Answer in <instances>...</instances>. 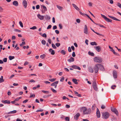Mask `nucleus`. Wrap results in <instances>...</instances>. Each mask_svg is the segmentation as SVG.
Returning <instances> with one entry per match:
<instances>
[{
  "instance_id": "f257e3e1",
  "label": "nucleus",
  "mask_w": 121,
  "mask_h": 121,
  "mask_svg": "<svg viewBox=\"0 0 121 121\" xmlns=\"http://www.w3.org/2000/svg\"><path fill=\"white\" fill-rule=\"evenodd\" d=\"M82 110L83 111V114H87L90 113L91 112V108H89L87 109V108L85 107H83L81 108Z\"/></svg>"
},
{
  "instance_id": "f03ea898",
  "label": "nucleus",
  "mask_w": 121,
  "mask_h": 121,
  "mask_svg": "<svg viewBox=\"0 0 121 121\" xmlns=\"http://www.w3.org/2000/svg\"><path fill=\"white\" fill-rule=\"evenodd\" d=\"M103 118L104 119H107L109 117L110 114L107 112H103L102 113Z\"/></svg>"
},
{
  "instance_id": "7ed1b4c3",
  "label": "nucleus",
  "mask_w": 121,
  "mask_h": 121,
  "mask_svg": "<svg viewBox=\"0 0 121 121\" xmlns=\"http://www.w3.org/2000/svg\"><path fill=\"white\" fill-rule=\"evenodd\" d=\"M93 60L95 62L98 63H101L103 61L102 59L99 57H95L94 58Z\"/></svg>"
},
{
  "instance_id": "20e7f679",
  "label": "nucleus",
  "mask_w": 121,
  "mask_h": 121,
  "mask_svg": "<svg viewBox=\"0 0 121 121\" xmlns=\"http://www.w3.org/2000/svg\"><path fill=\"white\" fill-rule=\"evenodd\" d=\"M101 15L107 22H112V20L111 19L108 18L102 14H101Z\"/></svg>"
},
{
  "instance_id": "39448f33",
  "label": "nucleus",
  "mask_w": 121,
  "mask_h": 121,
  "mask_svg": "<svg viewBox=\"0 0 121 121\" xmlns=\"http://www.w3.org/2000/svg\"><path fill=\"white\" fill-rule=\"evenodd\" d=\"M111 109V111L115 113L117 116L118 115V112L116 108H112Z\"/></svg>"
},
{
  "instance_id": "423d86ee",
  "label": "nucleus",
  "mask_w": 121,
  "mask_h": 121,
  "mask_svg": "<svg viewBox=\"0 0 121 121\" xmlns=\"http://www.w3.org/2000/svg\"><path fill=\"white\" fill-rule=\"evenodd\" d=\"M92 85L94 89L96 91H98V89L97 87L96 83L94 82L92 83Z\"/></svg>"
},
{
  "instance_id": "0eeeda50",
  "label": "nucleus",
  "mask_w": 121,
  "mask_h": 121,
  "mask_svg": "<svg viewBox=\"0 0 121 121\" xmlns=\"http://www.w3.org/2000/svg\"><path fill=\"white\" fill-rule=\"evenodd\" d=\"M94 69L95 73H96L98 72L99 68L98 66L97 65V64L95 65V66L94 67Z\"/></svg>"
},
{
  "instance_id": "6e6552de",
  "label": "nucleus",
  "mask_w": 121,
  "mask_h": 121,
  "mask_svg": "<svg viewBox=\"0 0 121 121\" xmlns=\"http://www.w3.org/2000/svg\"><path fill=\"white\" fill-rule=\"evenodd\" d=\"M94 48L98 52H99L101 51V49L99 46H95Z\"/></svg>"
},
{
  "instance_id": "1a4fd4ad",
  "label": "nucleus",
  "mask_w": 121,
  "mask_h": 121,
  "mask_svg": "<svg viewBox=\"0 0 121 121\" xmlns=\"http://www.w3.org/2000/svg\"><path fill=\"white\" fill-rule=\"evenodd\" d=\"M109 49H111V51L113 52V53L115 55H117V56L119 55L118 54L115 52V51L110 46H109Z\"/></svg>"
},
{
  "instance_id": "9d476101",
  "label": "nucleus",
  "mask_w": 121,
  "mask_h": 121,
  "mask_svg": "<svg viewBox=\"0 0 121 121\" xmlns=\"http://www.w3.org/2000/svg\"><path fill=\"white\" fill-rule=\"evenodd\" d=\"M84 33L86 34H88L87 27L86 25H85V26L84 30Z\"/></svg>"
},
{
  "instance_id": "9b49d317",
  "label": "nucleus",
  "mask_w": 121,
  "mask_h": 121,
  "mask_svg": "<svg viewBox=\"0 0 121 121\" xmlns=\"http://www.w3.org/2000/svg\"><path fill=\"white\" fill-rule=\"evenodd\" d=\"M96 114L97 117L98 118H100V114L99 110L98 108L97 109Z\"/></svg>"
},
{
  "instance_id": "f8f14e48",
  "label": "nucleus",
  "mask_w": 121,
  "mask_h": 121,
  "mask_svg": "<svg viewBox=\"0 0 121 121\" xmlns=\"http://www.w3.org/2000/svg\"><path fill=\"white\" fill-rule=\"evenodd\" d=\"M27 4V2L26 0H24L23 1L22 4L25 8H26Z\"/></svg>"
},
{
  "instance_id": "ddd939ff",
  "label": "nucleus",
  "mask_w": 121,
  "mask_h": 121,
  "mask_svg": "<svg viewBox=\"0 0 121 121\" xmlns=\"http://www.w3.org/2000/svg\"><path fill=\"white\" fill-rule=\"evenodd\" d=\"M1 102L2 103L4 104H9L10 103V101L9 100H6L5 101L2 100Z\"/></svg>"
},
{
  "instance_id": "4468645a",
  "label": "nucleus",
  "mask_w": 121,
  "mask_h": 121,
  "mask_svg": "<svg viewBox=\"0 0 121 121\" xmlns=\"http://www.w3.org/2000/svg\"><path fill=\"white\" fill-rule=\"evenodd\" d=\"M38 17L41 20H43L44 18V16L40 15V14H38L37 15Z\"/></svg>"
},
{
  "instance_id": "2eb2a0df",
  "label": "nucleus",
  "mask_w": 121,
  "mask_h": 121,
  "mask_svg": "<svg viewBox=\"0 0 121 121\" xmlns=\"http://www.w3.org/2000/svg\"><path fill=\"white\" fill-rule=\"evenodd\" d=\"M100 70H103L104 69V68L103 66L101 64H97Z\"/></svg>"
},
{
  "instance_id": "dca6fc26",
  "label": "nucleus",
  "mask_w": 121,
  "mask_h": 121,
  "mask_svg": "<svg viewBox=\"0 0 121 121\" xmlns=\"http://www.w3.org/2000/svg\"><path fill=\"white\" fill-rule=\"evenodd\" d=\"M108 16L110 18H111L112 19H113V20H115L116 21H121L120 20L117 19V18H116V17H114L110 16L109 15H108Z\"/></svg>"
},
{
  "instance_id": "f3484780",
  "label": "nucleus",
  "mask_w": 121,
  "mask_h": 121,
  "mask_svg": "<svg viewBox=\"0 0 121 121\" xmlns=\"http://www.w3.org/2000/svg\"><path fill=\"white\" fill-rule=\"evenodd\" d=\"M80 115L79 113H78L76 114L74 116V119L76 120L78 119V118L80 116Z\"/></svg>"
},
{
  "instance_id": "a211bd4d",
  "label": "nucleus",
  "mask_w": 121,
  "mask_h": 121,
  "mask_svg": "<svg viewBox=\"0 0 121 121\" xmlns=\"http://www.w3.org/2000/svg\"><path fill=\"white\" fill-rule=\"evenodd\" d=\"M72 67L74 69H78L79 70H80L81 69V68L79 67L76 65H73L72 66Z\"/></svg>"
},
{
  "instance_id": "6ab92c4d",
  "label": "nucleus",
  "mask_w": 121,
  "mask_h": 121,
  "mask_svg": "<svg viewBox=\"0 0 121 121\" xmlns=\"http://www.w3.org/2000/svg\"><path fill=\"white\" fill-rule=\"evenodd\" d=\"M13 4L15 6H17L18 4V2L16 1H14L13 2Z\"/></svg>"
},
{
  "instance_id": "aec40b11",
  "label": "nucleus",
  "mask_w": 121,
  "mask_h": 121,
  "mask_svg": "<svg viewBox=\"0 0 121 121\" xmlns=\"http://www.w3.org/2000/svg\"><path fill=\"white\" fill-rule=\"evenodd\" d=\"M113 74L114 78H116L117 76L116 72L115 71H113Z\"/></svg>"
},
{
  "instance_id": "412c9836",
  "label": "nucleus",
  "mask_w": 121,
  "mask_h": 121,
  "mask_svg": "<svg viewBox=\"0 0 121 121\" xmlns=\"http://www.w3.org/2000/svg\"><path fill=\"white\" fill-rule=\"evenodd\" d=\"M74 61V59L73 58L71 57L68 60V61L70 63L71 62Z\"/></svg>"
},
{
  "instance_id": "4be33fe9",
  "label": "nucleus",
  "mask_w": 121,
  "mask_h": 121,
  "mask_svg": "<svg viewBox=\"0 0 121 121\" xmlns=\"http://www.w3.org/2000/svg\"><path fill=\"white\" fill-rule=\"evenodd\" d=\"M49 51L50 52H51V54L53 55L55 54V52L51 48L49 50Z\"/></svg>"
},
{
  "instance_id": "5701e85b",
  "label": "nucleus",
  "mask_w": 121,
  "mask_h": 121,
  "mask_svg": "<svg viewBox=\"0 0 121 121\" xmlns=\"http://www.w3.org/2000/svg\"><path fill=\"white\" fill-rule=\"evenodd\" d=\"M72 5L77 10H79V8L75 4H72Z\"/></svg>"
},
{
  "instance_id": "b1692460",
  "label": "nucleus",
  "mask_w": 121,
  "mask_h": 121,
  "mask_svg": "<svg viewBox=\"0 0 121 121\" xmlns=\"http://www.w3.org/2000/svg\"><path fill=\"white\" fill-rule=\"evenodd\" d=\"M58 83V81H56L54 82L51 84V86H54L56 84H57Z\"/></svg>"
},
{
  "instance_id": "393cba45",
  "label": "nucleus",
  "mask_w": 121,
  "mask_h": 121,
  "mask_svg": "<svg viewBox=\"0 0 121 121\" xmlns=\"http://www.w3.org/2000/svg\"><path fill=\"white\" fill-rule=\"evenodd\" d=\"M41 8H43L44 10V11H47V9L46 7L44 5H41Z\"/></svg>"
},
{
  "instance_id": "a878e982",
  "label": "nucleus",
  "mask_w": 121,
  "mask_h": 121,
  "mask_svg": "<svg viewBox=\"0 0 121 121\" xmlns=\"http://www.w3.org/2000/svg\"><path fill=\"white\" fill-rule=\"evenodd\" d=\"M88 70L90 72L93 73L94 72L93 69L91 67H89L88 68Z\"/></svg>"
},
{
  "instance_id": "bb28decb",
  "label": "nucleus",
  "mask_w": 121,
  "mask_h": 121,
  "mask_svg": "<svg viewBox=\"0 0 121 121\" xmlns=\"http://www.w3.org/2000/svg\"><path fill=\"white\" fill-rule=\"evenodd\" d=\"M72 81L76 84H78V82H77V80L76 79H73Z\"/></svg>"
},
{
  "instance_id": "cd10ccee",
  "label": "nucleus",
  "mask_w": 121,
  "mask_h": 121,
  "mask_svg": "<svg viewBox=\"0 0 121 121\" xmlns=\"http://www.w3.org/2000/svg\"><path fill=\"white\" fill-rule=\"evenodd\" d=\"M90 44L91 45H96V46L97 45V44L95 42H92L90 43Z\"/></svg>"
},
{
  "instance_id": "c85d7f7f",
  "label": "nucleus",
  "mask_w": 121,
  "mask_h": 121,
  "mask_svg": "<svg viewBox=\"0 0 121 121\" xmlns=\"http://www.w3.org/2000/svg\"><path fill=\"white\" fill-rule=\"evenodd\" d=\"M91 30H92V31H93L96 34H97L99 35H101V36H104V35H102V34H100L98 33H97V32H95V31L93 30L92 29V28H91Z\"/></svg>"
},
{
  "instance_id": "c756f323",
  "label": "nucleus",
  "mask_w": 121,
  "mask_h": 121,
  "mask_svg": "<svg viewBox=\"0 0 121 121\" xmlns=\"http://www.w3.org/2000/svg\"><path fill=\"white\" fill-rule=\"evenodd\" d=\"M44 17L45 19H46L50 20V17L48 16V15H47L44 16Z\"/></svg>"
},
{
  "instance_id": "7c9ffc66",
  "label": "nucleus",
  "mask_w": 121,
  "mask_h": 121,
  "mask_svg": "<svg viewBox=\"0 0 121 121\" xmlns=\"http://www.w3.org/2000/svg\"><path fill=\"white\" fill-rule=\"evenodd\" d=\"M9 60H12L14 59L15 58V57L14 56H10L9 57Z\"/></svg>"
},
{
  "instance_id": "2f4dec72",
  "label": "nucleus",
  "mask_w": 121,
  "mask_h": 121,
  "mask_svg": "<svg viewBox=\"0 0 121 121\" xmlns=\"http://www.w3.org/2000/svg\"><path fill=\"white\" fill-rule=\"evenodd\" d=\"M88 54L89 55H91V56H94V54L93 52H91L90 51H89L88 52Z\"/></svg>"
},
{
  "instance_id": "473e14b6",
  "label": "nucleus",
  "mask_w": 121,
  "mask_h": 121,
  "mask_svg": "<svg viewBox=\"0 0 121 121\" xmlns=\"http://www.w3.org/2000/svg\"><path fill=\"white\" fill-rule=\"evenodd\" d=\"M85 15L91 20L95 24H96V23H95L94 21L92 20V19L89 16V15L87 14H85Z\"/></svg>"
},
{
  "instance_id": "72a5a7b5",
  "label": "nucleus",
  "mask_w": 121,
  "mask_h": 121,
  "mask_svg": "<svg viewBox=\"0 0 121 121\" xmlns=\"http://www.w3.org/2000/svg\"><path fill=\"white\" fill-rule=\"evenodd\" d=\"M56 6L60 10H61L63 8L62 7L58 5H57Z\"/></svg>"
},
{
  "instance_id": "f704fd0d",
  "label": "nucleus",
  "mask_w": 121,
  "mask_h": 121,
  "mask_svg": "<svg viewBox=\"0 0 121 121\" xmlns=\"http://www.w3.org/2000/svg\"><path fill=\"white\" fill-rule=\"evenodd\" d=\"M41 43L43 45H45L46 44V42L44 40H43L42 41Z\"/></svg>"
},
{
  "instance_id": "c9c22d12",
  "label": "nucleus",
  "mask_w": 121,
  "mask_h": 121,
  "mask_svg": "<svg viewBox=\"0 0 121 121\" xmlns=\"http://www.w3.org/2000/svg\"><path fill=\"white\" fill-rule=\"evenodd\" d=\"M56 79V78H52L49 79V80L51 82H53L55 81Z\"/></svg>"
},
{
  "instance_id": "e433bc0d",
  "label": "nucleus",
  "mask_w": 121,
  "mask_h": 121,
  "mask_svg": "<svg viewBox=\"0 0 121 121\" xmlns=\"http://www.w3.org/2000/svg\"><path fill=\"white\" fill-rule=\"evenodd\" d=\"M60 53L62 54H63L64 55H65L66 53L65 52L64 50H62L60 51Z\"/></svg>"
},
{
  "instance_id": "4c0bfd02",
  "label": "nucleus",
  "mask_w": 121,
  "mask_h": 121,
  "mask_svg": "<svg viewBox=\"0 0 121 121\" xmlns=\"http://www.w3.org/2000/svg\"><path fill=\"white\" fill-rule=\"evenodd\" d=\"M41 91L43 93H45L48 94L49 93V92L48 91H44V90H42Z\"/></svg>"
},
{
  "instance_id": "58836bf2",
  "label": "nucleus",
  "mask_w": 121,
  "mask_h": 121,
  "mask_svg": "<svg viewBox=\"0 0 121 121\" xmlns=\"http://www.w3.org/2000/svg\"><path fill=\"white\" fill-rule=\"evenodd\" d=\"M96 107V106L95 105V104H94L92 106V110H94L95 109V108Z\"/></svg>"
},
{
  "instance_id": "ea45409f",
  "label": "nucleus",
  "mask_w": 121,
  "mask_h": 121,
  "mask_svg": "<svg viewBox=\"0 0 121 121\" xmlns=\"http://www.w3.org/2000/svg\"><path fill=\"white\" fill-rule=\"evenodd\" d=\"M51 90L54 93H56V92L57 91L55 90H54L53 88H51Z\"/></svg>"
},
{
  "instance_id": "a19ab883",
  "label": "nucleus",
  "mask_w": 121,
  "mask_h": 121,
  "mask_svg": "<svg viewBox=\"0 0 121 121\" xmlns=\"http://www.w3.org/2000/svg\"><path fill=\"white\" fill-rule=\"evenodd\" d=\"M52 47L54 49H56V47L54 44L52 43Z\"/></svg>"
},
{
  "instance_id": "79ce46f5",
  "label": "nucleus",
  "mask_w": 121,
  "mask_h": 121,
  "mask_svg": "<svg viewBox=\"0 0 121 121\" xmlns=\"http://www.w3.org/2000/svg\"><path fill=\"white\" fill-rule=\"evenodd\" d=\"M19 23L20 25V26L21 27H23V24L21 21H20L19 22Z\"/></svg>"
},
{
  "instance_id": "37998d69",
  "label": "nucleus",
  "mask_w": 121,
  "mask_h": 121,
  "mask_svg": "<svg viewBox=\"0 0 121 121\" xmlns=\"http://www.w3.org/2000/svg\"><path fill=\"white\" fill-rule=\"evenodd\" d=\"M30 29L35 30L37 29V27L36 26H34L30 28Z\"/></svg>"
},
{
  "instance_id": "c03bdc74",
  "label": "nucleus",
  "mask_w": 121,
  "mask_h": 121,
  "mask_svg": "<svg viewBox=\"0 0 121 121\" xmlns=\"http://www.w3.org/2000/svg\"><path fill=\"white\" fill-rule=\"evenodd\" d=\"M65 120L66 121H69V118L68 117H66L65 118Z\"/></svg>"
},
{
  "instance_id": "a18cd8bd",
  "label": "nucleus",
  "mask_w": 121,
  "mask_h": 121,
  "mask_svg": "<svg viewBox=\"0 0 121 121\" xmlns=\"http://www.w3.org/2000/svg\"><path fill=\"white\" fill-rule=\"evenodd\" d=\"M17 112V111L15 110H14L12 111H10V112H11V114H14L16 113Z\"/></svg>"
},
{
  "instance_id": "49530a36",
  "label": "nucleus",
  "mask_w": 121,
  "mask_h": 121,
  "mask_svg": "<svg viewBox=\"0 0 121 121\" xmlns=\"http://www.w3.org/2000/svg\"><path fill=\"white\" fill-rule=\"evenodd\" d=\"M111 120L112 121H113L114 120H117V119L116 117H113V118L111 119Z\"/></svg>"
},
{
  "instance_id": "de8ad7c7",
  "label": "nucleus",
  "mask_w": 121,
  "mask_h": 121,
  "mask_svg": "<svg viewBox=\"0 0 121 121\" xmlns=\"http://www.w3.org/2000/svg\"><path fill=\"white\" fill-rule=\"evenodd\" d=\"M45 55L44 54H43L42 55L40 56V57L42 59H43L45 57Z\"/></svg>"
},
{
  "instance_id": "09e8293b",
  "label": "nucleus",
  "mask_w": 121,
  "mask_h": 121,
  "mask_svg": "<svg viewBox=\"0 0 121 121\" xmlns=\"http://www.w3.org/2000/svg\"><path fill=\"white\" fill-rule=\"evenodd\" d=\"M56 45L57 47H58L60 45V44L59 43H57L56 44Z\"/></svg>"
},
{
  "instance_id": "8fccbe9b",
  "label": "nucleus",
  "mask_w": 121,
  "mask_h": 121,
  "mask_svg": "<svg viewBox=\"0 0 121 121\" xmlns=\"http://www.w3.org/2000/svg\"><path fill=\"white\" fill-rule=\"evenodd\" d=\"M42 36L43 37L46 38L47 37V36L46 34L44 33L42 35Z\"/></svg>"
},
{
  "instance_id": "3c124183",
  "label": "nucleus",
  "mask_w": 121,
  "mask_h": 121,
  "mask_svg": "<svg viewBox=\"0 0 121 121\" xmlns=\"http://www.w3.org/2000/svg\"><path fill=\"white\" fill-rule=\"evenodd\" d=\"M35 95L34 94H33V95H31L30 96V98H31L33 97L34 98L35 97Z\"/></svg>"
},
{
  "instance_id": "603ef678",
  "label": "nucleus",
  "mask_w": 121,
  "mask_h": 121,
  "mask_svg": "<svg viewBox=\"0 0 121 121\" xmlns=\"http://www.w3.org/2000/svg\"><path fill=\"white\" fill-rule=\"evenodd\" d=\"M101 108L102 109H104L105 108V106L104 105H102L101 107Z\"/></svg>"
},
{
  "instance_id": "864d4df0",
  "label": "nucleus",
  "mask_w": 121,
  "mask_h": 121,
  "mask_svg": "<svg viewBox=\"0 0 121 121\" xmlns=\"http://www.w3.org/2000/svg\"><path fill=\"white\" fill-rule=\"evenodd\" d=\"M76 22L78 23H79L80 22V20L79 19H77L76 20Z\"/></svg>"
},
{
  "instance_id": "5fc2aeb1",
  "label": "nucleus",
  "mask_w": 121,
  "mask_h": 121,
  "mask_svg": "<svg viewBox=\"0 0 121 121\" xmlns=\"http://www.w3.org/2000/svg\"><path fill=\"white\" fill-rule=\"evenodd\" d=\"M7 58H4L3 60V61L4 62H7Z\"/></svg>"
},
{
  "instance_id": "6e6d98bb",
  "label": "nucleus",
  "mask_w": 121,
  "mask_h": 121,
  "mask_svg": "<svg viewBox=\"0 0 121 121\" xmlns=\"http://www.w3.org/2000/svg\"><path fill=\"white\" fill-rule=\"evenodd\" d=\"M117 5L120 8H121V4L119 3H117Z\"/></svg>"
},
{
  "instance_id": "4d7b16f0",
  "label": "nucleus",
  "mask_w": 121,
  "mask_h": 121,
  "mask_svg": "<svg viewBox=\"0 0 121 121\" xmlns=\"http://www.w3.org/2000/svg\"><path fill=\"white\" fill-rule=\"evenodd\" d=\"M14 30L16 31H17L18 32H21V31L20 30L17 29H15Z\"/></svg>"
},
{
  "instance_id": "13d9d810",
  "label": "nucleus",
  "mask_w": 121,
  "mask_h": 121,
  "mask_svg": "<svg viewBox=\"0 0 121 121\" xmlns=\"http://www.w3.org/2000/svg\"><path fill=\"white\" fill-rule=\"evenodd\" d=\"M116 86L115 85H114L113 86H112L111 87V88L113 89H115V88L116 87Z\"/></svg>"
},
{
  "instance_id": "bf43d9fd",
  "label": "nucleus",
  "mask_w": 121,
  "mask_h": 121,
  "mask_svg": "<svg viewBox=\"0 0 121 121\" xmlns=\"http://www.w3.org/2000/svg\"><path fill=\"white\" fill-rule=\"evenodd\" d=\"M52 27V26L51 25H49L48 26V27L47 28V29H50Z\"/></svg>"
},
{
  "instance_id": "052dcab7",
  "label": "nucleus",
  "mask_w": 121,
  "mask_h": 121,
  "mask_svg": "<svg viewBox=\"0 0 121 121\" xmlns=\"http://www.w3.org/2000/svg\"><path fill=\"white\" fill-rule=\"evenodd\" d=\"M4 81V80L0 78V83H1L3 82Z\"/></svg>"
},
{
  "instance_id": "680f3d73",
  "label": "nucleus",
  "mask_w": 121,
  "mask_h": 121,
  "mask_svg": "<svg viewBox=\"0 0 121 121\" xmlns=\"http://www.w3.org/2000/svg\"><path fill=\"white\" fill-rule=\"evenodd\" d=\"M64 77H62V78H61L60 80V82H62L64 80Z\"/></svg>"
},
{
  "instance_id": "e2e57ef3",
  "label": "nucleus",
  "mask_w": 121,
  "mask_h": 121,
  "mask_svg": "<svg viewBox=\"0 0 121 121\" xmlns=\"http://www.w3.org/2000/svg\"><path fill=\"white\" fill-rule=\"evenodd\" d=\"M59 26L60 29H62V26L61 24H59Z\"/></svg>"
},
{
  "instance_id": "0e129e2a",
  "label": "nucleus",
  "mask_w": 121,
  "mask_h": 121,
  "mask_svg": "<svg viewBox=\"0 0 121 121\" xmlns=\"http://www.w3.org/2000/svg\"><path fill=\"white\" fill-rule=\"evenodd\" d=\"M36 8L37 9H39L40 8V6L39 5H37L36 7Z\"/></svg>"
},
{
  "instance_id": "69168bd1",
  "label": "nucleus",
  "mask_w": 121,
  "mask_h": 121,
  "mask_svg": "<svg viewBox=\"0 0 121 121\" xmlns=\"http://www.w3.org/2000/svg\"><path fill=\"white\" fill-rule=\"evenodd\" d=\"M98 25H99V26H100V27H103V28H106L105 26H104L103 25H100V24H99Z\"/></svg>"
},
{
  "instance_id": "338daca9",
  "label": "nucleus",
  "mask_w": 121,
  "mask_h": 121,
  "mask_svg": "<svg viewBox=\"0 0 121 121\" xmlns=\"http://www.w3.org/2000/svg\"><path fill=\"white\" fill-rule=\"evenodd\" d=\"M68 51L69 52H71V48H70V47H68Z\"/></svg>"
},
{
  "instance_id": "774afa93",
  "label": "nucleus",
  "mask_w": 121,
  "mask_h": 121,
  "mask_svg": "<svg viewBox=\"0 0 121 121\" xmlns=\"http://www.w3.org/2000/svg\"><path fill=\"white\" fill-rule=\"evenodd\" d=\"M72 56L73 57H74L75 56V53L74 52H73L72 54Z\"/></svg>"
}]
</instances>
